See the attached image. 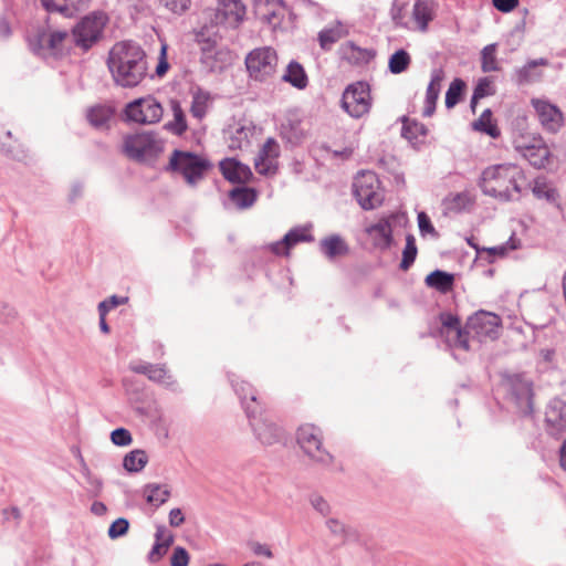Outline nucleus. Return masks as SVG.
Listing matches in <instances>:
<instances>
[{
	"label": "nucleus",
	"instance_id": "obj_1",
	"mask_svg": "<svg viewBox=\"0 0 566 566\" xmlns=\"http://www.w3.org/2000/svg\"><path fill=\"white\" fill-rule=\"evenodd\" d=\"M106 63L115 84L122 87H135L147 75L146 53L134 41L115 43Z\"/></svg>",
	"mask_w": 566,
	"mask_h": 566
},
{
	"label": "nucleus",
	"instance_id": "obj_2",
	"mask_svg": "<svg viewBox=\"0 0 566 566\" xmlns=\"http://www.w3.org/2000/svg\"><path fill=\"white\" fill-rule=\"evenodd\" d=\"M524 180L522 169L513 164H500L486 167L480 177L479 187L485 196L501 202L514 201L520 198L521 185Z\"/></svg>",
	"mask_w": 566,
	"mask_h": 566
},
{
	"label": "nucleus",
	"instance_id": "obj_3",
	"mask_svg": "<svg viewBox=\"0 0 566 566\" xmlns=\"http://www.w3.org/2000/svg\"><path fill=\"white\" fill-rule=\"evenodd\" d=\"M213 167L212 163L196 153L175 149L166 167L167 171L179 174L189 186H196Z\"/></svg>",
	"mask_w": 566,
	"mask_h": 566
},
{
	"label": "nucleus",
	"instance_id": "obj_4",
	"mask_svg": "<svg viewBox=\"0 0 566 566\" xmlns=\"http://www.w3.org/2000/svg\"><path fill=\"white\" fill-rule=\"evenodd\" d=\"M163 149V142L153 132L127 135L122 145L124 155L137 163L156 159Z\"/></svg>",
	"mask_w": 566,
	"mask_h": 566
},
{
	"label": "nucleus",
	"instance_id": "obj_5",
	"mask_svg": "<svg viewBox=\"0 0 566 566\" xmlns=\"http://www.w3.org/2000/svg\"><path fill=\"white\" fill-rule=\"evenodd\" d=\"M277 54L274 49L263 46L252 50L245 56L249 76L258 82H266L274 77L277 69Z\"/></svg>",
	"mask_w": 566,
	"mask_h": 566
},
{
	"label": "nucleus",
	"instance_id": "obj_6",
	"mask_svg": "<svg viewBox=\"0 0 566 566\" xmlns=\"http://www.w3.org/2000/svg\"><path fill=\"white\" fill-rule=\"evenodd\" d=\"M106 21L107 18L103 12H94L81 19L72 30L75 45L83 51H88L101 40Z\"/></svg>",
	"mask_w": 566,
	"mask_h": 566
},
{
	"label": "nucleus",
	"instance_id": "obj_7",
	"mask_svg": "<svg viewBox=\"0 0 566 566\" xmlns=\"http://www.w3.org/2000/svg\"><path fill=\"white\" fill-rule=\"evenodd\" d=\"M297 443L313 461L322 465L333 462V455L323 448L319 428L313 424L301 426L297 430Z\"/></svg>",
	"mask_w": 566,
	"mask_h": 566
},
{
	"label": "nucleus",
	"instance_id": "obj_8",
	"mask_svg": "<svg viewBox=\"0 0 566 566\" xmlns=\"http://www.w3.org/2000/svg\"><path fill=\"white\" fill-rule=\"evenodd\" d=\"M129 122L138 124L158 123L164 114L161 104L153 96L140 97L128 103L124 111Z\"/></svg>",
	"mask_w": 566,
	"mask_h": 566
},
{
	"label": "nucleus",
	"instance_id": "obj_9",
	"mask_svg": "<svg viewBox=\"0 0 566 566\" xmlns=\"http://www.w3.org/2000/svg\"><path fill=\"white\" fill-rule=\"evenodd\" d=\"M507 392L517 411L523 416L533 412V382L522 374L509 376Z\"/></svg>",
	"mask_w": 566,
	"mask_h": 566
},
{
	"label": "nucleus",
	"instance_id": "obj_10",
	"mask_svg": "<svg viewBox=\"0 0 566 566\" xmlns=\"http://www.w3.org/2000/svg\"><path fill=\"white\" fill-rule=\"evenodd\" d=\"M245 415L249 418L250 426L256 439L265 446L279 443L283 439V430L274 422L263 417L262 408L252 409L251 406H245Z\"/></svg>",
	"mask_w": 566,
	"mask_h": 566
},
{
	"label": "nucleus",
	"instance_id": "obj_11",
	"mask_svg": "<svg viewBox=\"0 0 566 566\" xmlns=\"http://www.w3.org/2000/svg\"><path fill=\"white\" fill-rule=\"evenodd\" d=\"M343 108L355 118H359L370 108V88L365 82L354 83L344 91Z\"/></svg>",
	"mask_w": 566,
	"mask_h": 566
},
{
	"label": "nucleus",
	"instance_id": "obj_12",
	"mask_svg": "<svg viewBox=\"0 0 566 566\" xmlns=\"http://www.w3.org/2000/svg\"><path fill=\"white\" fill-rule=\"evenodd\" d=\"M500 325V316L481 310L468 318L465 323V331H468L469 339L472 337L478 338L481 342L483 338H496Z\"/></svg>",
	"mask_w": 566,
	"mask_h": 566
},
{
	"label": "nucleus",
	"instance_id": "obj_13",
	"mask_svg": "<svg viewBox=\"0 0 566 566\" xmlns=\"http://www.w3.org/2000/svg\"><path fill=\"white\" fill-rule=\"evenodd\" d=\"M439 319L442 325L440 334L444 337L448 345L450 347L469 350L468 331H465V326H461L459 316L451 312H442L439 315Z\"/></svg>",
	"mask_w": 566,
	"mask_h": 566
},
{
	"label": "nucleus",
	"instance_id": "obj_14",
	"mask_svg": "<svg viewBox=\"0 0 566 566\" xmlns=\"http://www.w3.org/2000/svg\"><path fill=\"white\" fill-rule=\"evenodd\" d=\"M377 182L374 172H366L356 178L353 184L354 196L364 210L375 209L382 201L381 195L374 187Z\"/></svg>",
	"mask_w": 566,
	"mask_h": 566
},
{
	"label": "nucleus",
	"instance_id": "obj_15",
	"mask_svg": "<svg viewBox=\"0 0 566 566\" xmlns=\"http://www.w3.org/2000/svg\"><path fill=\"white\" fill-rule=\"evenodd\" d=\"M514 146L536 168L544 167L548 161L551 153L541 137L530 139L521 136L514 140Z\"/></svg>",
	"mask_w": 566,
	"mask_h": 566
},
{
	"label": "nucleus",
	"instance_id": "obj_16",
	"mask_svg": "<svg viewBox=\"0 0 566 566\" xmlns=\"http://www.w3.org/2000/svg\"><path fill=\"white\" fill-rule=\"evenodd\" d=\"M531 104L546 132L555 134L562 128L564 115L558 106L545 98H532Z\"/></svg>",
	"mask_w": 566,
	"mask_h": 566
},
{
	"label": "nucleus",
	"instance_id": "obj_17",
	"mask_svg": "<svg viewBox=\"0 0 566 566\" xmlns=\"http://www.w3.org/2000/svg\"><path fill=\"white\" fill-rule=\"evenodd\" d=\"M545 430L554 438L566 432V401L555 397L549 400L545 410Z\"/></svg>",
	"mask_w": 566,
	"mask_h": 566
},
{
	"label": "nucleus",
	"instance_id": "obj_18",
	"mask_svg": "<svg viewBox=\"0 0 566 566\" xmlns=\"http://www.w3.org/2000/svg\"><path fill=\"white\" fill-rule=\"evenodd\" d=\"M219 168L224 179L231 184H245L253 177L250 167L235 158H224L219 163Z\"/></svg>",
	"mask_w": 566,
	"mask_h": 566
},
{
	"label": "nucleus",
	"instance_id": "obj_19",
	"mask_svg": "<svg viewBox=\"0 0 566 566\" xmlns=\"http://www.w3.org/2000/svg\"><path fill=\"white\" fill-rule=\"evenodd\" d=\"M245 6L242 0H219L217 20L229 25H238L244 18Z\"/></svg>",
	"mask_w": 566,
	"mask_h": 566
},
{
	"label": "nucleus",
	"instance_id": "obj_20",
	"mask_svg": "<svg viewBox=\"0 0 566 566\" xmlns=\"http://www.w3.org/2000/svg\"><path fill=\"white\" fill-rule=\"evenodd\" d=\"M314 237L305 228L291 229L281 241L270 245L271 251L276 255H287L290 249L300 242H312Z\"/></svg>",
	"mask_w": 566,
	"mask_h": 566
},
{
	"label": "nucleus",
	"instance_id": "obj_21",
	"mask_svg": "<svg viewBox=\"0 0 566 566\" xmlns=\"http://www.w3.org/2000/svg\"><path fill=\"white\" fill-rule=\"evenodd\" d=\"M69 36L67 31H53L51 33H39L35 39L30 43L32 50L40 54L43 50L52 52L61 51L63 41Z\"/></svg>",
	"mask_w": 566,
	"mask_h": 566
},
{
	"label": "nucleus",
	"instance_id": "obj_22",
	"mask_svg": "<svg viewBox=\"0 0 566 566\" xmlns=\"http://www.w3.org/2000/svg\"><path fill=\"white\" fill-rule=\"evenodd\" d=\"M366 232L373 237L375 245L381 250H387L392 243V229L389 219H381L366 228Z\"/></svg>",
	"mask_w": 566,
	"mask_h": 566
},
{
	"label": "nucleus",
	"instance_id": "obj_23",
	"mask_svg": "<svg viewBox=\"0 0 566 566\" xmlns=\"http://www.w3.org/2000/svg\"><path fill=\"white\" fill-rule=\"evenodd\" d=\"M443 80V72L441 70H434L431 74L430 83L426 92L424 108L422 115L430 117L436 111L437 101L441 91V82Z\"/></svg>",
	"mask_w": 566,
	"mask_h": 566
},
{
	"label": "nucleus",
	"instance_id": "obj_24",
	"mask_svg": "<svg viewBox=\"0 0 566 566\" xmlns=\"http://www.w3.org/2000/svg\"><path fill=\"white\" fill-rule=\"evenodd\" d=\"M155 538L156 542L148 554V560L150 563H156L160 560L166 555L168 548L174 543V535L169 533L166 526L164 525L157 526Z\"/></svg>",
	"mask_w": 566,
	"mask_h": 566
},
{
	"label": "nucleus",
	"instance_id": "obj_25",
	"mask_svg": "<svg viewBox=\"0 0 566 566\" xmlns=\"http://www.w3.org/2000/svg\"><path fill=\"white\" fill-rule=\"evenodd\" d=\"M549 61L545 57L528 61L524 66L515 71L516 82L518 84H526L539 81L543 72L538 66H548Z\"/></svg>",
	"mask_w": 566,
	"mask_h": 566
},
{
	"label": "nucleus",
	"instance_id": "obj_26",
	"mask_svg": "<svg viewBox=\"0 0 566 566\" xmlns=\"http://www.w3.org/2000/svg\"><path fill=\"white\" fill-rule=\"evenodd\" d=\"M319 250L328 260H334L348 254L349 247L339 234H332L319 241Z\"/></svg>",
	"mask_w": 566,
	"mask_h": 566
},
{
	"label": "nucleus",
	"instance_id": "obj_27",
	"mask_svg": "<svg viewBox=\"0 0 566 566\" xmlns=\"http://www.w3.org/2000/svg\"><path fill=\"white\" fill-rule=\"evenodd\" d=\"M436 2L433 0H416L412 17L420 31L426 32L434 18Z\"/></svg>",
	"mask_w": 566,
	"mask_h": 566
},
{
	"label": "nucleus",
	"instance_id": "obj_28",
	"mask_svg": "<svg viewBox=\"0 0 566 566\" xmlns=\"http://www.w3.org/2000/svg\"><path fill=\"white\" fill-rule=\"evenodd\" d=\"M229 379L244 409L245 406H251L256 410L261 408L255 391L249 382L239 380L235 375H229Z\"/></svg>",
	"mask_w": 566,
	"mask_h": 566
},
{
	"label": "nucleus",
	"instance_id": "obj_29",
	"mask_svg": "<svg viewBox=\"0 0 566 566\" xmlns=\"http://www.w3.org/2000/svg\"><path fill=\"white\" fill-rule=\"evenodd\" d=\"M427 135L428 128L424 124L402 117L401 136L413 147L422 145Z\"/></svg>",
	"mask_w": 566,
	"mask_h": 566
},
{
	"label": "nucleus",
	"instance_id": "obj_30",
	"mask_svg": "<svg viewBox=\"0 0 566 566\" xmlns=\"http://www.w3.org/2000/svg\"><path fill=\"white\" fill-rule=\"evenodd\" d=\"M280 135L292 146L300 145L305 137L302 122L294 117H287L281 124Z\"/></svg>",
	"mask_w": 566,
	"mask_h": 566
},
{
	"label": "nucleus",
	"instance_id": "obj_31",
	"mask_svg": "<svg viewBox=\"0 0 566 566\" xmlns=\"http://www.w3.org/2000/svg\"><path fill=\"white\" fill-rule=\"evenodd\" d=\"M424 283L427 286L446 294L453 289L454 275L442 270H434L426 276Z\"/></svg>",
	"mask_w": 566,
	"mask_h": 566
},
{
	"label": "nucleus",
	"instance_id": "obj_32",
	"mask_svg": "<svg viewBox=\"0 0 566 566\" xmlns=\"http://www.w3.org/2000/svg\"><path fill=\"white\" fill-rule=\"evenodd\" d=\"M282 81L297 90H304L308 85V77L304 67L294 60L287 64L285 73L282 75Z\"/></svg>",
	"mask_w": 566,
	"mask_h": 566
},
{
	"label": "nucleus",
	"instance_id": "obj_33",
	"mask_svg": "<svg viewBox=\"0 0 566 566\" xmlns=\"http://www.w3.org/2000/svg\"><path fill=\"white\" fill-rule=\"evenodd\" d=\"M253 134V128L248 125L233 127L229 130L228 147L231 150L243 149L250 146V137Z\"/></svg>",
	"mask_w": 566,
	"mask_h": 566
},
{
	"label": "nucleus",
	"instance_id": "obj_34",
	"mask_svg": "<svg viewBox=\"0 0 566 566\" xmlns=\"http://www.w3.org/2000/svg\"><path fill=\"white\" fill-rule=\"evenodd\" d=\"M229 198L239 209H248L256 201L258 192L254 188L235 187L229 192Z\"/></svg>",
	"mask_w": 566,
	"mask_h": 566
},
{
	"label": "nucleus",
	"instance_id": "obj_35",
	"mask_svg": "<svg viewBox=\"0 0 566 566\" xmlns=\"http://www.w3.org/2000/svg\"><path fill=\"white\" fill-rule=\"evenodd\" d=\"M471 125L473 130L484 133L492 138H499L501 136V130L496 123L493 122L492 111L490 108L484 109L480 117Z\"/></svg>",
	"mask_w": 566,
	"mask_h": 566
},
{
	"label": "nucleus",
	"instance_id": "obj_36",
	"mask_svg": "<svg viewBox=\"0 0 566 566\" xmlns=\"http://www.w3.org/2000/svg\"><path fill=\"white\" fill-rule=\"evenodd\" d=\"M113 115V107L107 105H96L88 109L86 117L92 126L102 129L107 127Z\"/></svg>",
	"mask_w": 566,
	"mask_h": 566
},
{
	"label": "nucleus",
	"instance_id": "obj_37",
	"mask_svg": "<svg viewBox=\"0 0 566 566\" xmlns=\"http://www.w3.org/2000/svg\"><path fill=\"white\" fill-rule=\"evenodd\" d=\"M191 95L192 102L190 112L193 117L201 119L207 113L210 93L197 86L196 88L191 90Z\"/></svg>",
	"mask_w": 566,
	"mask_h": 566
},
{
	"label": "nucleus",
	"instance_id": "obj_38",
	"mask_svg": "<svg viewBox=\"0 0 566 566\" xmlns=\"http://www.w3.org/2000/svg\"><path fill=\"white\" fill-rule=\"evenodd\" d=\"M171 111L174 113V120L168 122L165 125V128L177 136H181L188 128L185 113L181 108V105L178 101L172 99L170 102Z\"/></svg>",
	"mask_w": 566,
	"mask_h": 566
},
{
	"label": "nucleus",
	"instance_id": "obj_39",
	"mask_svg": "<svg viewBox=\"0 0 566 566\" xmlns=\"http://www.w3.org/2000/svg\"><path fill=\"white\" fill-rule=\"evenodd\" d=\"M148 463V455L142 449H135L128 452L123 459V467L130 473L142 471Z\"/></svg>",
	"mask_w": 566,
	"mask_h": 566
},
{
	"label": "nucleus",
	"instance_id": "obj_40",
	"mask_svg": "<svg viewBox=\"0 0 566 566\" xmlns=\"http://www.w3.org/2000/svg\"><path fill=\"white\" fill-rule=\"evenodd\" d=\"M144 495L148 503L159 506L167 502L170 496V490L167 485L149 483L144 488Z\"/></svg>",
	"mask_w": 566,
	"mask_h": 566
},
{
	"label": "nucleus",
	"instance_id": "obj_41",
	"mask_svg": "<svg viewBox=\"0 0 566 566\" xmlns=\"http://www.w3.org/2000/svg\"><path fill=\"white\" fill-rule=\"evenodd\" d=\"M286 12V6L283 0H274L268 3L266 12L263 14L264 21L273 29L277 28Z\"/></svg>",
	"mask_w": 566,
	"mask_h": 566
},
{
	"label": "nucleus",
	"instance_id": "obj_42",
	"mask_svg": "<svg viewBox=\"0 0 566 566\" xmlns=\"http://www.w3.org/2000/svg\"><path fill=\"white\" fill-rule=\"evenodd\" d=\"M410 63V54L405 49H399L390 55L388 69L392 74H400L409 67Z\"/></svg>",
	"mask_w": 566,
	"mask_h": 566
},
{
	"label": "nucleus",
	"instance_id": "obj_43",
	"mask_svg": "<svg viewBox=\"0 0 566 566\" xmlns=\"http://www.w3.org/2000/svg\"><path fill=\"white\" fill-rule=\"evenodd\" d=\"M496 43L488 44L481 51V70L484 73L495 72L500 70L496 60Z\"/></svg>",
	"mask_w": 566,
	"mask_h": 566
},
{
	"label": "nucleus",
	"instance_id": "obj_44",
	"mask_svg": "<svg viewBox=\"0 0 566 566\" xmlns=\"http://www.w3.org/2000/svg\"><path fill=\"white\" fill-rule=\"evenodd\" d=\"M325 524L326 527L329 530L331 534L342 538L343 544H345L350 538L357 536L356 531H354L352 527L347 526L337 518H327Z\"/></svg>",
	"mask_w": 566,
	"mask_h": 566
},
{
	"label": "nucleus",
	"instance_id": "obj_45",
	"mask_svg": "<svg viewBox=\"0 0 566 566\" xmlns=\"http://www.w3.org/2000/svg\"><path fill=\"white\" fill-rule=\"evenodd\" d=\"M465 88V82L461 78H454L446 93V107L453 108L460 101Z\"/></svg>",
	"mask_w": 566,
	"mask_h": 566
},
{
	"label": "nucleus",
	"instance_id": "obj_46",
	"mask_svg": "<svg viewBox=\"0 0 566 566\" xmlns=\"http://www.w3.org/2000/svg\"><path fill=\"white\" fill-rule=\"evenodd\" d=\"M418 249L416 245V239L412 234H408L406 237V245L402 251V259L399 264V268L402 271H408L411 265L413 264L416 258H417Z\"/></svg>",
	"mask_w": 566,
	"mask_h": 566
},
{
	"label": "nucleus",
	"instance_id": "obj_47",
	"mask_svg": "<svg viewBox=\"0 0 566 566\" xmlns=\"http://www.w3.org/2000/svg\"><path fill=\"white\" fill-rule=\"evenodd\" d=\"M344 33L340 27L324 29L318 33V42L323 50L327 51L334 43L343 38Z\"/></svg>",
	"mask_w": 566,
	"mask_h": 566
},
{
	"label": "nucleus",
	"instance_id": "obj_48",
	"mask_svg": "<svg viewBox=\"0 0 566 566\" xmlns=\"http://www.w3.org/2000/svg\"><path fill=\"white\" fill-rule=\"evenodd\" d=\"M42 7L49 13H61L63 17L71 15L72 9L67 6V0H40Z\"/></svg>",
	"mask_w": 566,
	"mask_h": 566
},
{
	"label": "nucleus",
	"instance_id": "obj_49",
	"mask_svg": "<svg viewBox=\"0 0 566 566\" xmlns=\"http://www.w3.org/2000/svg\"><path fill=\"white\" fill-rule=\"evenodd\" d=\"M280 155V146L274 138H268L260 149L256 158L276 160Z\"/></svg>",
	"mask_w": 566,
	"mask_h": 566
},
{
	"label": "nucleus",
	"instance_id": "obj_50",
	"mask_svg": "<svg viewBox=\"0 0 566 566\" xmlns=\"http://www.w3.org/2000/svg\"><path fill=\"white\" fill-rule=\"evenodd\" d=\"M159 3L174 14L181 15L191 6V0H159Z\"/></svg>",
	"mask_w": 566,
	"mask_h": 566
},
{
	"label": "nucleus",
	"instance_id": "obj_51",
	"mask_svg": "<svg viewBox=\"0 0 566 566\" xmlns=\"http://www.w3.org/2000/svg\"><path fill=\"white\" fill-rule=\"evenodd\" d=\"M254 167L258 174L262 176H273L277 170V161L270 159L255 158Z\"/></svg>",
	"mask_w": 566,
	"mask_h": 566
},
{
	"label": "nucleus",
	"instance_id": "obj_52",
	"mask_svg": "<svg viewBox=\"0 0 566 566\" xmlns=\"http://www.w3.org/2000/svg\"><path fill=\"white\" fill-rule=\"evenodd\" d=\"M129 528V522L125 517H118L115 520L109 528H108V536L112 539H116L123 535H125L128 532Z\"/></svg>",
	"mask_w": 566,
	"mask_h": 566
},
{
	"label": "nucleus",
	"instance_id": "obj_53",
	"mask_svg": "<svg viewBox=\"0 0 566 566\" xmlns=\"http://www.w3.org/2000/svg\"><path fill=\"white\" fill-rule=\"evenodd\" d=\"M111 441L118 447L129 446L133 441L132 433L125 428H116L111 432Z\"/></svg>",
	"mask_w": 566,
	"mask_h": 566
},
{
	"label": "nucleus",
	"instance_id": "obj_54",
	"mask_svg": "<svg viewBox=\"0 0 566 566\" xmlns=\"http://www.w3.org/2000/svg\"><path fill=\"white\" fill-rule=\"evenodd\" d=\"M473 93L475 94V98H484L486 96H491L494 94V88L492 87V81L490 77H482L476 83Z\"/></svg>",
	"mask_w": 566,
	"mask_h": 566
},
{
	"label": "nucleus",
	"instance_id": "obj_55",
	"mask_svg": "<svg viewBox=\"0 0 566 566\" xmlns=\"http://www.w3.org/2000/svg\"><path fill=\"white\" fill-rule=\"evenodd\" d=\"M80 459H81V463H82V468H83V473L86 478V481L91 488V491L93 492L94 495H98V493L101 492L102 490V486H103V482L101 479H98L97 476H94L90 469L87 468L86 463L84 462V459L80 455Z\"/></svg>",
	"mask_w": 566,
	"mask_h": 566
},
{
	"label": "nucleus",
	"instance_id": "obj_56",
	"mask_svg": "<svg viewBox=\"0 0 566 566\" xmlns=\"http://www.w3.org/2000/svg\"><path fill=\"white\" fill-rule=\"evenodd\" d=\"M127 301H128L127 297L112 295L98 304V306H97L98 313L107 314L111 310H113L122 304H125Z\"/></svg>",
	"mask_w": 566,
	"mask_h": 566
},
{
	"label": "nucleus",
	"instance_id": "obj_57",
	"mask_svg": "<svg viewBox=\"0 0 566 566\" xmlns=\"http://www.w3.org/2000/svg\"><path fill=\"white\" fill-rule=\"evenodd\" d=\"M310 503L313 509L323 516H327L332 511L328 502L319 494H312L310 496Z\"/></svg>",
	"mask_w": 566,
	"mask_h": 566
},
{
	"label": "nucleus",
	"instance_id": "obj_58",
	"mask_svg": "<svg viewBox=\"0 0 566 566\" xmlns=\"http://www.w3.org/2000/svg\"><path fill=\"white\" fill-rule=\"evenodd\" d=\"M418 226H419L420 233L422 235L431 234L436 238L439 237V233L434 229L430 218L428 217V214L426 212H420L418 214Z\"/></svg>",
	"mask_w": 566,
	"mask_h": 566
},
{
	"label": "nucleus",
	"instance_id": "obj_59",
	"mask_svg": "<svg viewBox=\"0 0 566 566\" xmlns=\"http://www.w3.org/2000/svg\"><path fill=\"white\" fill-rule=\"evenodd\" d=\"M533 193L538 199H546L548 201L554 200L555 192L552 188H549L545 182L539 180L535 181Z\"/></svg>",
	"mask_w": 566,
	"mask_h": 566
},
{
	"label": "nucleus",
	"instance_id": "obj_60",
	"mask_svg": "<svg viewBox=\"0 0 566 566\" xmlns=\"http://www.w3.org/2000/svg\"><path fill=\"white\" fill-rule=\"evenodd\" d=\"M189 554L186 548L177 546L170 558V566H188Z\"/></svg>",
	"mask_w": 566,
	"mask_h": 566
},
{
	"label": "nucleus",
	"instance_id": "obj_61",
	"mask_svg": "<svg viewBox=\"0 0 566 566\" xmlns=\"http://www.w3.org/2000/svg\"><path fill=\"white\" fill-rule=\"evenodd\" d=\"M492 4L500 12L510 13L518 6V0H492Z\"/></svg>",
	"mask_w": 566,
	"mask_h": 566
},
{
	"label": "nucleus",
	"instance_id": "obj_62",
	"mask_svg": "<svg viewBox=\"0 0 566 566\" xmlns=\"http://www.w3.org/2000/svg\"><path fill=\"white\" fill-rule=\"evenodd\" d=\"M506 245H499V247H492V248H483L482 254L485 253L488 255L486 260L489 262H493L495 258L504 256L507 252Z\"/></svg>",
	"mask_w": 566,
	"mask_h": 566
},
{
	"label": "nucleus",
	"instance_id": "obj_63",
	"mask_svg": "<svg viewBox=\"0 0 566 566\" xmlns=\"http://www.w3.org/2000/svg\"><path fill=\"white\" fill-rule=\"evenodd\" d=\"M147 377L153 381L164 382L167 377V370L163 366L151 365Z\"/></svg>",
	"mask_w": 566,
	"mask_h": 566
},
{
	"label": "nucleus",
	"instance_id": "obj_64",
	"mask_svg": "<svg viewBox=\"0 0 566 566\" xmlns=\"http://www.w3.org/2000/svg\"><path fill=\"white\" fill-rule=\"evenodd\" d=\"M469 202H470V199L467 193H464V192L457 193L451 200L450 209L460 211V210L464 209Z\"/></svg>",
	"mask_w": 566,
	"mask_h": 566
}]
</instances>
